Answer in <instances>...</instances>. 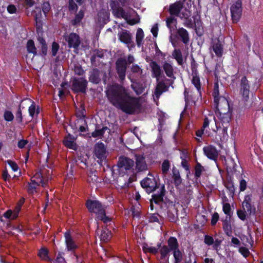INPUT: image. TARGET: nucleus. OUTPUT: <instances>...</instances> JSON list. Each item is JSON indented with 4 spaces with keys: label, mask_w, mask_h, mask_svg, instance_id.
<instances>
[{
    "label": "nucleus",
    "mask_w": 263,
    "mask_h": 263,
    "mask_svg": "<svg viewBox=\"0 0 263 263\" xmlns=\"http://www.w3.org/2000/svg\"><path fill=\"white\" fill-rule=\"evenodd\" d=\"M64 253L59 252L55 259L54 263H65L66 261L64 257L63 256Z\"/></svg>",
    "instance_id": "nucleus-58"
},
{
    "label": "nucleus",
    "mask_w": 263,
    "mask_h": 263,
    "mask_svg": "<svg viewBox=\"0 0 263 263\" xmlns=\"http://www.w3.org/2000/svg\"><path fill=\"white\" fill-rule=\"evenodd\" d=\"M111 231L108 229L105 228L101 230L100 238L101 241L107 242L111 239Z\"/></svg>",
    "instance_id": "nucleus-29"
},
{
    "label": "nucleus",
    "mask_w": 263,
    "mask_h": 263,
    "mask_svg": "<svg viewBox=\"0 0 263 263\" xmlns=\"http://www.w3.org/2000/svg\"><path fill=\"white\" fill-rule=\"evenodd\" d=\"M21 208L16 205L13 210H8L4 213L3 216L7 219L14 220L18 216V214Z\"/></svg>",
    "instance_id": "nucleus-22"
},
{
    "label": "nucleus",
    "mask_w": 263,
    "mask_h": 263,
    "mask_svg": "<svg viewBox=\"0 0 263 263\" xmlns=\"http://www.w3.org/2000/svg\"><path fill=\"white\" fill-rule=\"evenodd\" d=\"M215 114L218 120H215L217 128L216 139L223 141L227 136V128L231 119V111L225 97L220 95L218 84L215 83Z\"/></svg>",
    "instance_id": "nucleus-2"
},
{
    "label": "nucleus",
    "mask_w": 263,
    "mask_h": 263,
    "mask_svg": "<svg viewBox=\"0 0 263 263\" xmlns=\"http://www.w3.org/2000/svg\"><path fill=\"white\" fill-rule=\"evenodd\" d=\"M136 170L138 172L147 169V164L145 162V157L142 155H135Z\"/></svg>",
    "instance_id": "nucleus-18"
},
{
    "label": "nucleus",
    "mask_w": 263,
    "mask_h": 263,
    "mask_svg": "<svg viewBox=\"0 0 263 263\" xmlns=\"http://www.w3.org/2000/svg\"><path fill=\"white\" fill-rule=\"evenodd\" d=\"M174 263H180L183 259V254L179 248L172 251Z\"/></svg>",
    "instance_id": "nucleus-42"
},
{
    "label": "nucleus",
    "mask_w": 263,
    "mask_h": 263,
    "mask_svg": "<svg viewBox=\"0 0 263 263\" xmlns=\"http://www.w3.org/2000/svg\"><path fill=\"white\" fill-rule=\"evenodd\" d=\"M246 212L247 211L239 210L237 212L238 217L242 220H245L246 219Z\"/></svg>",
    "instance_id": "nucleus-61"
},
{
    "label": "nucleus",
    "mask_w": 263,
    "mask_h": 263,
    "mask_svg": "<svg viewBox=\"0 0 263 263\" xmlns=\"http://www.w3.org/2000/svg\"><path fill=\"white\" fill-rule=\"evenodd\" d=\"M192 83L194 85L198 92L201 93V83L198 74L193 75Z\"/></svg>",
    "instance_id": "nucleus-45"
},
{
    "label": "nucleus",
    "mask_w": 263,
    "mask_h": 263,
    "mask_svg": "<svg viewBox=\"0 0 263 263\" xmlns=\"http://www.w3.org/2000/svg\"><path fill=\"white\" fill-rule=\"evenodd\" d=\"M49 251L45 247H42L38 251L37 256L43 260L50 261L51 259L49 256Z\"/></svg>",
    "instance_id": "nucleus-26"
},
{
    "label": "nucleus",
    "mask_w": 263,
    "mask_h": 263,
    "mask_svg": "<svg viewBox=\"0 0 263 263\" xmlns=\"http://www.w3.org/2000/svg\"><path fill=\"white\" fill-rule=\"evenodd\" d=\"M65 40L67 42L69 48H73L75 49H78L81 43L79 35L73 32L65 36Z\"/></svg>",
    "instance_id": "nucleus-16"
},
{
    "label": "nucleus",
    "mask_w": 263,
    "mask_h": 263,
    "mask_svg": "<svg viewBox=\"0 0 263 263\" xmlns=\"http://www.w3.org/2000/svg\"><path fill=\"white\" fill-rule=\"evenodd\" d=\"M107 129V127L106 126H103L100 129H96L91 133V136L93 138L103 136Z\"/></svg>",
    "instance_id": "nucleus-47"
},
{
    "label": "nucleus",
    "mask_w": 263,
    "mask_h": 263,
    "mask_svg": "<svg viewBox=\"0 0 263 263\" xmlns=\"http://www.w3.org/2000/svg\"><path fill=\"white\" fill-rule=\"evenodd\" d=\"M7 163L10 166L12 170L14 172H16L18 171V166L15 162L12 161L11 160H8L7 161Z\"/></svg>",
    "instance_id": "nucleus-57"
},
{
    "label": "nucleus",
    "mask_w": 263,
    "mask_h": 263,
    "mask_svg": "<svg viewBox=\"0 0 263 263\" xmlns=\"http://www.w3.org/2000/svg\"><path fill=\"white\" fill-rule=\"evenodd\" d=\"M167 247L169 249L173 251L179 248V245L177 239L174 236H171L167 240Z\"/></svg>",
    "instance_id": "nucleus-27"
},
{
    "label": "nucleus",
    "mask_w": 263,
    "mask_h": 263,
    "mask_svg": "<svg viewBox=\"0 0 263 263\" xmlns=\"http://www.w3.org/2000/svg\"><path fill=\"white\" fill-rule=\"evenodd\" d=\"M204 171V167L199 162H197L195 166V176L197 178L200 177L201 173Z\"/></svg>",
    "instance_id": "nucleus-49"
},
{
    "label": "nucleus",
    "mask_w": 263,
    "mask_h": 263,
    "mask_svg": "<svg viewBox=\"0 0 263 263\" xmlns=\"http://www.w3.org/2000/svg\"><path fill=\"white\" fill-rule=\"evenodd\" d=\"M131 87L137 95L142 93L144 90L143 85L140 82H133Z\"/></svg>",
    "instance_id": "nucleus-38"
},
{
    "label": "nucleus",
    "mask_w": 263,
    "mask_h": 263,
    "mask_svg": "<svg viewBox=\"0 0 263 263\" xmlns=\"http://www.w3.org/2000/svg\"><path fill=\"white\" fill-rule=\"evenodd\" d=\"M76 257L77 263H82L83 261V256L82 253L78 254L76 252L72 253Z\"/></svg>",
    "instance_id": "nucleus-63"
},
{
    "label": "nucleus",
    "mask_w": 263,
    "mask_h": 263,
    "mask_svg": "<svg viewBox=\"0 0 263 263\" xmlns=\"http://www.w3.org/2000/svg\"><path fill=\"white\" fill-rule=\"evenodd\" d=\"M183 7V3L180 1H177L170 5L168 11L172 16H178Z\"/></svg>",
    "instance_id": "nucleus-17"
},
{
    "label": "nucleus",
    "mask_w": 263,
    "mask_h": 263,
    "mask_svg": "<svg viewBox=\"0 0 263 263\" xmlns=\"http://www.w3.org/2000/svg\"><path fill=\"white\" fill-rule=\"evenodd\" d=\"M231 206L229 203H224L223 205V211L226 214L231 216Z\"/></svg>",
    "instance_id": "nucleus-62"
},
{
    "label": "nucleus",
    "mask_w": 263,
    "mask_h": 263,
    "mask_svg": "<svg viewBox=\"0 0 263 263\" xmlns=\"http://www.w3.org/2000/svg\"><path fill=\"white\" fill-rule=\"evenodd\" d=\"M171 251L169 249L168 247L167 246L162 245V247H161L160 249L159 250V252L161 255L160 259L164 260L166 258H167L165 263H169L168 257H167V256L168 255Z\"/></svg>",
    "instance_id": "nucleus-33"
},
{
    "label": "nucleus",
    "mask_w": 263,
    "mask_h": 263,
    "mask_svg": "<svg viewBox=\"0 0 263 263\" xmlns=\"http://www.w3.org/2000/svg\"><path fill=\"white\" fill-rule=\"evenodd\" d=\"M86 206L90 213L96 214V219L107 223L111 220V219L107 216L105 211L102 203L97 200L88 199L86 202Z\"/></svg>",
    "instance_id": "nucleus-6"
},
{
    "label": "nucleus",
    "mask_w": 263,
    "mask_h": 263,
    "mask_svg": "<svg viewBox=\"0 0 263 263\" xmlns=\"http://www.w3.org/2000/svg\"><path fill=\"white\" fill-rule=\"evenodd\" d=\"M71 82V89L74 93H86L88 82L84 78L73 77Z\"/></svg>",
    "instance_id": "nucleus-8"
},
{
    "label": "nucleus",
    "mask_w": 263,
    "mask_h": 263,
    "mask_svg": "<svg viewBox=\"0 0 263 263\" xmlns=\"http://www.w3.org/2000/svg\"><path fill=\"white\" fill-rule=\"evenodd\" d=\"M217 42L215 44V53L218 57H221L223 53V41L222 40V37L220 39L218 38L217 40Z\"/></svg>",
    "instance_id": "nucleus-28"
},
{
    "label": "nucleus",
    "mask_w": 263,
    "mask_h": 263,
    "mask_svg": "<svg viewBox=\"0 0 263 263\" xmlns=\"http://www.w3.org/2000/svg\"><path fill=\"white\" fill-rule=\"evenodd\" d=\"M86 114L85 108L83 107L76 112V116L78 120L81 121L83 125L87 126Z\"/></svg>",
    "instance_id": "nucleus-31"
},
{
    "label": "nucleus",
    "mask_w": 263,
    "mask_h": 263,
    "mask_svg": "<svg viewBox=\"0 0 263 263\" xmlns=\"http://www.w3.org/2000/svg\"><path fill=\"white\" fill-rule=\"evenodd\" d=\"M204 155L209 159L214 160V145H209L203 148Z\"/></svg>",
    "instance_id": "nucleus-37"
},
{
    "label": "nucleus",
    "mask_w": 263,
    "mask_h": 263,
    "mask_svg": "<svg viewBox=\"0 0 263 263\" xmlns=\"http://www.w3.org/2000/svg\"><path fill=\"white\" fill-rule=\"evenodd\" d=\"M116 72L120 81L125 80L127 68L126 59L124 58H119L115 63Z\"/></svg>",
    "instance_id": "nucleus-10"
},
{
    "label": "nucleus",
    "mask_w": 263,
    "mask_h": 263,
    "mask_svg": "<svg viewBox=\"0 0 263 263\" xmlns=\"http://www.w3.org/2000/svg\"><path fill=\"white\" fill-rule=\"evenodd\" d=\"M228 217H226V219L223 221L222 227L225 233L229 235L231 233V225L229 219H228Z\"/></svg>",
    "instance_id": "nucleus-46"
},
{
    "label": "nucleus",
    "mask_w": 263,
    "mask_h": 263,
    "mask_svg": "<svg viewBox=\"0 0 263 263\" xmlns=\"http://www.w3.org/2000/svg\"><path fill=\"white\" fill-rule=\"evenodd\" d=\"M231 13L233 22L237 23L242 15V3L240 0H237L231 7Z\"/></svg>",
    "instance_id": "nucleus-11"
},
{
    "label": "nucleus",
    "mask_w": 263,
    "mask_h": 263,
    "mask_svg": "<svg viewBox=\"0 0 263 263\" xmlns=\"http://www.w3.org/2000/svg\"><path fill=\"white\" fill-rule=\"evenodd\" d=\"M119 39L122 43L126 44L129 50L135 47V43L132 40V35L129 31L125 30L119 33Z\"/></svg>",
    "instance_id": "nucleus-12"
},
{
    "label": "nucleus",
    "mask_w": 263,
    "mask_h": 263,
    "mask_svg": "<svg viewBox=\"0 0 263 263\" xmlns=\"http://www.w3.org/2000/svg\"><path fill=\"white\" fill-rule=\"evenodd\" d=\"M76 2L79 5H81L84 0H75ZM68 8L69 11L70 12H76L78 10V7L77 4L74 2V0H69L68 1Z\"/></svg>",
    "instance_id": "nucleus-35"
},
{
    "label": "nucleus",
    "mask_w": 263,
    "mask_h": 263,
    "mask_svg": "<svg viewBox=\"0 0 263 263\" xmlns=\"http://www.w3.org/2000/svg\"><path fill=\"white\" fill-rule=\"evenodd\" d=\"M76 139L77 138L68 133L64 137L63 144L66 147L76 151L78 149V145L76 142Z\"/></svg>",
    "instance_id": "nucleus-15"
},
{
    "label": "nucleus",
    "mask_w": 263,
    "mask_h": 263,
    "mask_svg": "<svg viewBox=\"0 0 263 263\" xmlns=\"http://www.w3.org/2000/svg\"><path fill=\"white\" fill-rule=\"evenodd\" d=\"M132 182H125L123 184L120 185L118 183L119 182H115L116 184L115 185L118 189V190H122L124 189H127L129 187V184Z\"/></svg>",
    "instance_id": "nucleus-60"
},
{
    "label": "nucleus",
    "mask_w": 263,
    "mask_h": 263,
    "mask_svg": "<svg viewBox=\"0 0 263 263\" xmlns=\"http://www.w3.org/2000/svg\"><path fill=\"white\" fill-rule=\"evenodd\" d=\"M249 88L250 86L246 77H242L241 80V92L246 101H247L249 98Z\"/></svg>",
    "instance_id": "nucleus-20"
},
{
    "label": "nucleus",
    "mask_w": 263,
    "mask_h": 263,
    "mask_svg": "<svg viewBox=\"0 0 263 263\" xmlns=\"http://www.w3.org/2000/svg\"><path fill=\"white\" fill-rule=\"evenodd\" d=\"M180 158L182 159L181 165L182 167L185 170L186 175L188 176V175L190 174V166L189 165L188 162L183 157L181 156Z\"/></svg>",
    "instance_id": "nucleus-50"
},
{
    "label": "nucleus",
    "mask_w": 263,
    "mask_h": 263,
    "mask_svg": "<svg viewBox=\"0 0 263 263\" xmlns=\"http://www.w3.org/2000/svg\"><path fill=\"white\" fill-rule=\"evenodd\" d=\"M172 55L179 65L183 64L182 54L180 49H175Z\"/></svg>",
    "instance_id": "nucleus-43"
},
{
    "label": "nucleus",
    "mask_w": 263,
    "mask_h": 263,
    "mask_svg": "<svg viewBox=\"0 0 263 263\" xmlns=\"http://www.w3.org/2000/svg\"><path fill=\"white\" fill-rule=\"evenodd\" d=\"M177 33L180 37L182 42L184 44H188L190 41L189 34L188 31L183 28H180L177 30Z\"/></svg>",
    "instance_id": "nucleus-25"
},
{
    "label": "nucleus",
    "mask_w": 263,
    "mask_h": 263,
    "mask_svg": "<svg viewBox=\"0 0 263 263\" xmlns=\"http://www.w3.org/2000/svg\"><path fill=\"white\" fill-rule=\"evenodd\" d=\"M170 166L171 164L169 160L167 159L164 160L161 165V170L163 174L165 175L167 173Z\"/></svg>",
    "instance_id": "nucleus-48"
},
{
    "label": "nucleus",
    "mask_w": 263,
    "mask_h": 263,
    "mask_svg": "<svg viewBox=\"0 0 263 263\" xmlns=\"http://www.w3.org/2000/svg\"><path fill=\"white\" fill-rule=\"evenodd\" d=\"M149 66L151 68V71L153 73V77L159 78L161 77L162 70L160 66L154 61H152L149 63Z\"/></svg>",
    "instance_id": "nucleus-23"
},
{
    "label": "nucleus",
    "mask_w": 263,
    "mask_h": 263,
    "mask_svg": "<svg viewBox=\"0 0 263 263\" xmlns=\"http://www.w3.org/2000/svg\"><path fill=\"white\" fill-rule=\"evenodd\" d=\"M37 40L39 42L37 47L40 49V52L38 54L43 57H45L48 53V46L46 41L42 36H39Z\"/></svg>",
    "instance_id": "nucleus-19"
},
{
    "label": "nucleus",
    "mask_w": 263,
    "mask_h": 263,
    "mask_svg": "<svg viewBox=\"0 0 263 263\" xmlns=\"http://www.w3.org/2000/svg\"><path fill=\"white\" fill-rule=\"evenodd\" d=\"M159 216V215L158 214L156 213L149 214V215L148 216V222L151 223L155 222L159 223L158 218Z\"/></svg>",
    "instance_id": "nucleus-54"
},
{
    "label": "nucleus",
    "mask_w": 263,
    "mask_h": 263,
    "mask_svg": "<svg viewBox=\"0 0 263 263\" xmlns=\"http://www.w3.org/2000/svg\"><path fill=\"white\" fill-rule=\"evenodd\" d=\"M28 112L29 114V116L33 118L35 114L37 116L40 113V108L39 106H37V108H36V105L34 102H32L31 105L29 107Z\"/></svg>",
    "instance_id": "nucleus-39"
},
{
    "label": "nucleus",
    "mask_w": 263,
    "mask_h": 263,
    "mask_svg": "<svg viewBox=\"0 0 263 263\" xmlns=\"http://www.w3.org/2000/svg\"><path fill=\"white\" fill-rule=\"evenodd\" d=\"M144 36V34L143 30L141 28H139L137 30L136 35V44L138 47H140L143 45Z\"/></svg>",
    "instance_id": "nucleus-34"
},
{
    "label": "nucleus",
    "mask_w": 263,
    "mask_h": 263,
    "mask_svg": "<svg viewBox=\"0 0 263 263\" xmlns=\"http://www.w3.org/2000/svg\"><path fill=\"white\" fill-rule=\"evenodd\" d=\"M191 70H192V75L198 74V71H197L198 64L194 58L192 59V60L191 63Z\"/></svg>",
    "instance_id": "nucleus-55"
},
{
    "label": "nucleus",
    "mask_w": 263,
    "mask_h": 263,
    "mask_svg": "<svg viewBox=\"0 0 263 263\" xmlns=\"http://www.w3.org/2000/svg\"><path fill=\"white\" fill-rule=\"evenodd\" d=\"M117 166L120 176L123 177L126 175L128 177L127 181H135L136 179V174L134 169V160L125 156H120Z\"/></svg>",
    "instance_id": "nucleus-5"
},
{
    "label": "nucleus",
    "mask_w": 263,
    "mask_h": 263,
    "mask_svg": "<svg viewBox=\"0 0 263 263\" xmlns=\"http://www.w3.org/2000/svg\"><path fill=\"white\" fill-rule=\"evenodd\" d=\"M173 177L174 181H182L180 175V172L175 167H173L172 170Z\"/></svg>",
    "instance_id": "nucleus-52"
},
{
    "label": "nucleus",
    "mask_w": 263,
    "mask_h": 263,
    "mask_svg": "<svg viewBox=\"0 0 263 263\" xmlns=\"http://www.w3.org/2000/svg\"><path fill=\"white\" fill-rule=\"evenodd\" d=\"M65 243L66 249L71 253L75 252L76 249L78 248V246L72 238L69 231H66L64 234Z\"/></svg>",
    "instance_id": "nucleus-14"
},
{
    "label": "nucleus",
    "mask_w": 263,
    "mask_h": 263,
    "mask_svg": "<svg viewBox=\"0 0 263 263\" xmlns=\"http://www.w3.org/2000/svg\"><path fill=\"white\" fill-rule=\"evenodd\" d=\"M251 197L250 195H246L245 197L244 201L242 203L243 210L247 211L248 212L251 213Z\"/></svg>",
    "instance_id": "nucleus-36"
},
{
    "label": "nucleus",
    "mask_w": 263,
    "mask_h": 263,
    "mask_svg": "<svg viewBox=\"0 0 263 263\" xmlns=\"http://www.w3.org/2000/svg\"><path fill=\"white\" fill-rule=\"evenodd\" d=\"M47 182H28V185L26 186L27 191L29 194H33L36 192V187L40 185V183L42 184V186L46 184Z\"/></svg>",
    "instance_id": "nucleus-24"
},
{
    "label": "nucleus",
    "mask_w": 263,
    "mask_h": 263,
    "mask_svg": "<svg viewBox=\"0 0 263 263\" xmlns=\"http://www.w3.org/2000/svg\"><path fill=\"white\" fill-rule=\"evenodd\" d=\"M15 119L18 123H22L23 122V116L21 109V105H19L17 110L15 113Z\"/></svg>",
    "instance_id": "nucleus-53"
},
{
    "label": "nucleus",
    "mask_w": 263,
    "mask_h": 263,
    "mask_svg": "<svg viewBox=\"0 0 263 263\" xmlns=\"http://www.w3.org/2000/svg\"><path fill=\"white\" fill-rule=\"evenodd\" d=\"M60 46L58 43L55 42H53L52 44L51 47V53L53 57H55L59 51Z\"/></svg>",
    "instance_id": "nucleus-56"
},
{
    "label": "nucleus",
    "mask_w": 263,
    "mask_h": 263,
    "mask_svg": "<svg viewBox=\"0 0 263 263\" xmlns=\"http://www.w3.org/2000/svg\"><path fill=\"white\" fill-rule=\"evenodd\" d=\"M26 48L28 53H32L34 56L38 55L37 48H36L34 42L32 40H29L27 41Z\"/></svg>",
    "instance_id": "nucleus-32"
},
{
    "label": "nucleus",
    "mask_w": 263,
    "mask_h": 263,
    "mask_svg": "<svg viewBox=\"0 0 263 263\" xmlns=\"http://www.w3.org/2000/svg\"><path fill=\"white\" fill-rule=\"evenodd\" d=\"M95 156L100 161V163L106 159V148L103 143L99 142L95 145ZM100 163V162H99Z\"/></svg>",
    "instance_id": "nucleus-13"
},
{
    "label": "nucleus",
    "mask_w": 263,
    "mask_h": 263,
    "mask_svg": "<svg viewBox=\"0 0 263 263\" xmlns=\"http://www.w3.org/2000/svg\"><path fill=\"white\" fill-rule=\"evenodd\" d=\"M163 69L166 74V75L170 78H175L174 75V68L172 65L167 63V62H165L163 65Z\"/></svg>",
    "instance_id": "nucleus-30"
},
{
    "label": "nucleus",
    "mask_w": 263,
    "mask_h": 263,
    "mask_svg": "<svg viewBox=\"0 0 263 263\" xmlns=\"http://www.w3.org/2000/svg\"><path fill=\"white\" fill-rule=\"evenodd\" d=\"M225 161L228 181H246V179H249L242 174L243 170L240 165L233 159L228 157Z\"/></svg>",
    "instance_id": "nucleus-4"
},
{
    "label": "nucleus",
    "mask_w": 263,
    "mask_h": 263,
    "mask_svg": "<svg viewBox=\"0 0 263 263\" xmlns=\"http://www.w3.org/2000/svg\"><path fill=\"white\" fill-rule=\"evenodd\" d=\"M115 14L117 17H122L127 20V14L122 7H118L114 10Z\"/></svg>",
    "instance_id": "nucleus-40"
},
{
    "label": "nucleus",
    "mask_w": 263,
    "mask_h": 263,
    "mask_svg": "<svg viewBox=\"0 0 263 263\" xmlns=\"http://www.w3.org/2000/svg\"><path fill=\"white\" fill-rule=\"evenodd\" d=\"M106 96L111 104L128 115L139 112L141 104L138 98L131 97L125 89L119 84L110 86L106 91Z\"/></svg>",
    "instance_id": "nucleus-1"
},
{
    "label": "nucleus",
    "mask_w": 263,
    "mask_h": 263,
    "mask_svg": "<svg viewBox=\"0 0 263 263\" xmlns=\"http://www.w3.org/2000/svg\"><path fill=\"white\" fill-rule=\"evenodd\" d=\"M89 81L95 84H98L101 80L106 84L107 81V74L105 71H100L98 68H93L89 72Z\"/></svg>",
    "instance_id": "nucleus-9"
},
{
    "label": "nucleus",
    "mask_w": 263,
    "mask_h": 263,
    "mask_svg": "<svg viewBox=\"0 0 263 263\" xmlns=\"http://www.w3.org/2000/svg\"><path fill=\"white\" fill-rule=\"evenodd\" d=\"M73 70L76 74L80 76H83L85 73V71L83 70L82 66L80 65L75 66Z\"/></svg>",
    "instance_id": "nucleus-59"
},
{
    "label": "nucleus",
    "mask_w": 263,
    "mask_h": 263,
    "mask_svg": "<svg viewBox=\"0 0 263 263\" xmlns=\"http://www.w3.org/2000/svg\"><path fill=\"white\" fill-rule=\"evenodd\" d=\"M166 26L172 31L176 27L177 20L173 16H169L166 21Z\"/></svg>",
    "instance_id": "nucleus-41"
},
{
    "label": "nucleus",
    "mask_w": 263,
    "mask_h": 263,
    "mask_svg": "<svg viewBox=\"0 0 263 263\" xmlns=\"http://www.w3.org/2000/svg\"><path fill=\"white\" fill-rule=\"evenodd\" d=\"M84 13L83 10H81L78 13L76 14L74 18L71 21V24L73 26H76L79 24L84 17Z\"/></svg>",
    "instance_id": "nucleus-44"
},
{
    "label": "nucleus",
    "mask_w": 263,
    "mask_h": 263,
    "mask_svg": "<svg viewBox=\"0 0 263 263\" xmlns=\"http://www.w3.org/2000/svg\"><path fill=\"white\" fill-rule=\"evenodd\" d=\"M50 10V5L48 2L44 3L42 6V10L45 14L47 13Z\"/></svg>",
    "instance_id": "nucleus-64"
},
{
    "label": "nucleus",
    "mask_w": 263,
    "mask_h": 263,
    "mask_svg": "<svg viewBox=\"0 0 263 263\" xmlns=\"http://www.w3.org/2000/svg\"><path fill=\"white\" fill-rule=\"evenodd\" d=\"M183 25L190 29H194L196 33L198 36H201L203 34V27L200 19V15L196 12L194 13L192 17L186 18L183 22Z\"/></svg>",
    "instance_id": "nucleus-7"
},
{
    "label": "nucleus",
    "mask_w": 263,
    "mask_h": 263,
    "mask_svg": "<svg viewBox=\"0 0 263 263\" xmlns=\"http://www.w3.org/2000/svg\"><path fill=\"white\" fill-rule=\"evenodd\" d=\"M140 184L148 194L157 192L152 195V202L159 205L161 209L166 211L170 207L174 206L173 201L166 197L164 199L166 192L164 183H160V182H140Z\"/></svg>",
    "instance_id": "nucleus-3"
},
{
    "label": "nucleus",
    "mask_w": 263,
    "mask_h": 263,
    "mask_svg": "<svg viewBox=\"0 0 263 263\" xmlns=\"http://www.w3.org/2000/svg\"><path fill=\"white\" fill-rule=\"evenodd\" d=\"M168 86L163 81L159 82L155 89L154 94L157 99H159L163 92L168 90Z\"/></svg>",
    "instance_id": "nucleus-21"
},
{
    "label": "nucleus",
    "mask_w": 263,
    "mask_h": 263,
    "mask_svg": "<svg viewBox=\"0 0 263 263\" xmlns=\"http://www.w3.org/2000/svg\"><path fill=\"white\" fill-rule=\"evenodd\" d=\"M4 118L6 121L11 122L13 120L14 116L11 111L6 110L4 113Z\"/></svg>",
    "instance_id": "nucleus-51"
}]
</instances>
